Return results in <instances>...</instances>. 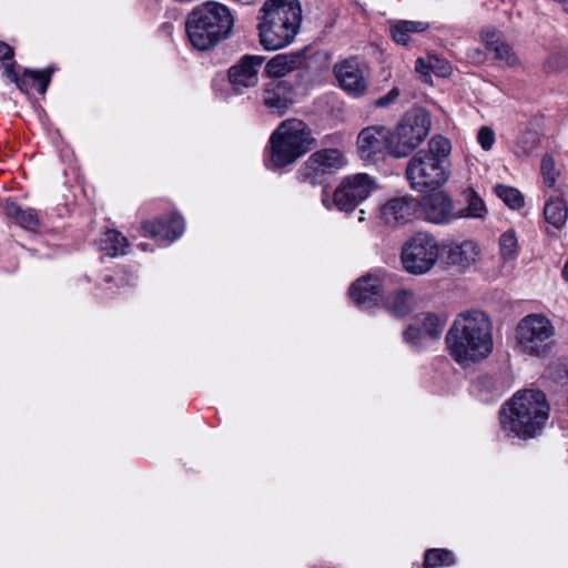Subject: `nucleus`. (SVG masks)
Masks as SVG:
<instances>
[{
  "instance_id": "obj_33",
  "label": "nucleus",
  "mask_w": 568,
  "mask_h": 568,
  "mask_svg": "<svg viewBox=\"0 0 568 568\" xmlns=\"http://www.w3.org/2000/svg\"><path fill=\"white\" fill-rule=\"evenodd\" d=\"M494 192L511 210H520L525 205L523 193L514 186L497 184Z\"/></svg>"
},
{
  "instance_id": "obj_31",
  "label": "nucleus",
  "mask_w": 568,
  "mask_h": 568,
  "mask_svg": "<svg viewBox=\"0 0 568 568\" xmlns=\"http://www.w3.org/2000/svg\"><path fill=\"white\" fill-rule=\"evenodd\" d=\"M499 255L504 262L514 261L519 254V242L515 230H507L498 240Z\"/></svg>"
},
{
  "instance_id": "obj_16",
  "label": "nucleus",
  "mask_w": 568,
  "mask_h": 568,
  "mask_svg": "<svg viewBox=\"0 0 568 568\" xmlns=\"http://www.w3.org/2000/svg\"><path fill=\"white\" fill-rule=\"evenodd\" d=\"M382 276L368 273L351 285L349 297L358 307L368 310L382 301Z\"/></svg>"
},
{
  "instance_id": "obj_7",
  "label": "nucleus",
  "mask_w": 568,
  "mask_h": 568,
  "mask_svg": "<svg viewBox=\"0 0 568 568\" xmlns=\"http://www.w3.org/2000/svg\"><path fill=\"white\" fill-rule=\"evenodd\" d=\"M293 71H297V90L308 94L315 88L320 74V49L310 44L296 51L278 53L264 68L266 77L277 81Z\"/></svg>"
},
{
  "instance_id": "obj_30",
  "label": "nucleus",
  "mask_w": 568,
  "mask_h": 568,
  "mask_svg": "<svg viewBox=\"0 0 568 568\" xmlns=\"http://www.w3.org/2000/svg\"><path fill=\"white\" fill-rule=\"evenodd\" d=\"M416 324L419 325L430 339H438L446 325V317L433 313L417 315Z\"/></svg>"
},
{
  "instance_id": "obj_35",
  "label": "nucleus",
  "mask_w": 568,
  "mask_h": 568,
  "mask_svg": "<svg viewBox=\"0 0 568 568\" xmlns=\"http://www.w3.org/2000/svg\"><path fill=\"white\" fill-rule=\"evenodd\" d=\"M404 339L406 343L415 347H423L426 345L427 339H430L424 332V329L416 324V321L407 327L404 332Z\"/></svg>"
},
{
  "instance_id": "obj_29",
  "label": "nucleus",
  "mask_w": 568,
  "mask_h": 568,
  "mask_svg": "<svg viewBox=\"0 0 568 568\" xmlns=\"http://www.w3.org/2000/svg\"><path fill=\"white\" fill-rule=\"evenodd\" d=\"M320 178V152H314L311 156L300 166L297 171V180L300 183L317 186Z\"/></svg>"
},
{
  "instance_id": "obj_34",
  "label": "nucleus",
  "mask_w": 568,
  "mask_h": 568,
  "mask_svg": "<svg viewBox=\"0 0 568 568\" xmlns=\"http://www.w3.org/2000/svg\"><path fill=\"white\" fill-rule=\"evenodd\" d=\"M455 564V556L446 549H430L425 554L424 567L438 568Z\"/></svg>"
},
{
  "instance_id": "obj_36",
  "label": "nucleus",
  "mask_w": 568,
  "mask_h": 568,
  "mask_svg": "<svg viewBox=\"0 0 568 568\" xmlns=\"http://www.w3.org/2000/svg\"><path fill=\"white\" fill-rule=\"evenodd\" d=\"M544 183L548 187H554L559 175V171L556 170L555 160L550 154H545L540 165Z\"/></svg>"
},
{
  "instance_id": "obj_41",
  "label": "nucleus",
  "mask_w": 568,
  "mask_h": 568,
  "mask_svg": "<svg viewBox=\"0 0 568 568\" xmlns=\"http://www.w3.org/2000/svg\"><path fill=\"white\" fill-rule=\"evenodd\" d=\"M428 64H429V57L419 58L416 61L415 70L423 75H428L430 73V65H428Z\"/></svg>"
},
{
  "instance_id": "obj_12",
  "label": "nucleus",
  "mask_w": 568,
  "mask_h": 568,
  "mask_svg": "<svg viewBox=\"0 0 568 568\" xmlns=\"http://www.w3.org/2000/svg\"><path fill=\"white\" fill-rule=\"evenodd\" d=\"M392 129L382 124L362 129L356 140V151L364 162L375 163L385 153L390 154Z\"/></svg>"
},
{
  "instance_id": "obj_3",
  "label": "nucleus",
  "mask_w": 568,
  "mask_h": 568,
  "mask_svg": "<svg viewBox=\"0 0 568 568\" xmlns=\"http://www.w3.org/2000/svg\"><path fill=\"white\" fill-rule=\"evenodd\" d=\"M549 413L550 406L542 392L518 390L501 406L500 427L508 437L532 438L545 428Z\"/></svg>"
},
{
  "instance_id": "obj_21",
  "label": "nucleus",
  "mask_w": 568,
  "mask_h": 568,
  "mask_svg": "<svg viewBox=\"0 0 568 568\" xmlns=\"http://www.w3.org/2000/svg\"><path fill=\"white\" fill-rule=\"evenodd\" d=\"M53 69L48 68L44 70H26L22 75H18L12 65L6 68V73L17 87L24 93H29L36 85L40 94H44L51 79Z\"/></svg>"
},
{
  "instance_id": "obj_9",
  "label": "nucleus",
  "mask_w": 568,
  "mask_h": 568,
  "mask_svg": "<svg viewBox=\"0 0 568 568\" xmlns=\"http://www.w3.org/2000/svg\"><path fill=\"white\" fill-rule=\"evenodd\" d=\"M439 254L437 239L428 232L419 231L403 243L400 263L408 274L424 275L435 267Z\"/></svg>"
},
{
  "instance_id": "obj_23",
  "label": "nucleus",
  "mask_w": 568,
  "mask_h": 568,
  "mask_svg": "<svg viewBox=\"0 0 568 568\" xmlns=\"http://www.w3.org/2000/svg\"><path fill=\"white\" fill-rule=\"evenodd\" d=\"M4 212L9 219L27 231L36 232L40 227V219L33 209H23L17 203L9 201L6 203Z\"/></svg>"
},
{
  "instance_id": "obj_11",
  "label": "nucleus",
  "mask_w": 568,
  "mask_h": 568,
  "mask_svg": "<svg viewBox=\"0 0 568 568\" xmlns=\"http://www.w3.org/2000/svg\"><path fill=\"white\" fill-rule=\"evenodd\" d=\"M375 189L374 180L366 173L345 176L333 193L332 205L342 212H352Z\"/></svg>"
},
{
  "instance_id": "obj_14",
  "label": "nucleus",
  "mask_w": 568,
  "mask_h": 568,
  "mask_svg": "<svg viewBox=\"0 0 568 568\" xmlns=\"http://www.w3.org/2000/svg\"><path fill=\"white\" fill-rule=\"evenodd\" d=\"M305 95L303 90H297V83L287 80H278L271 81L264 85L262 101L271 113L281 116L298 101L300 97Z\"/></svg>"
},
{
  "instance_id": "obj_37",
  "label": "nucleus",
  "mask_w": 568,
  "mask_h": 568,
  "mask_svg": "<svg viewBox=\"0 0 568 568\" xmlns=\"http://www.w3.org/2000/svg\"><path fill=\"white\" fill-rule=\"evenodd\" d=\"M477 141L483 150L489 151L496 141L494 130L489 126H481L477 133Z\"/></svg>"
},
{
  "instance_id": "obj_24",
  "label": "nucleus",
  "mask_w": 568,
  "mask_h": 568,
  "mask_svg": "<svg viewBox=\"0 0 568 568\" xmlns=\"http://www.w3.org/2000/svg\"><path fill=\"white\" fill-rule=\"evenodd\" d=\"M336 146L322 148V174L334 173L345 168L348 163L345 151L342 146V136L336 135Z\"/></svg>"
},
{
  "instance_id": "obj_5",
  "label": "nucleus",
  "mask_w": 568,
  "mask_h": 568,
  "mask_svg": "<svg viewBox=\"0 0 568 568\" xmlns=\"http://www.w3.org/2000/svg\"><path fill=\"white\" fill-rule=\"evenodd\" d=\"M310 126L300 119L282 121L271 134L264 151V164L267 170L278 171L306 154L315 143Z\"/></svg>"
},
{
  "instance_id": "obj_28",
  "label": "nucleus",
  "mask_w": 568,
  "mask_h": 568,
  "mask_svg": "<svg viewBox=\"0 0 568 568\" xmlns=\"http://www.w3.org/2000/svg\"><path fill=\"white\" fill-rule=\"evenodd\" d=\"M413 303L414 296L408 291L390 293L385 300L387 310L397 317L407 315L413 308Z\"/></svg>"
},
{
  "instance_id": "obj_1",
  "label": "nucleus",
  "mask_w": 568,
  "mask_h": 568,
  "mask_svg": "<svg viewBox=\"0 0 568 568\" xmlns=\"http://www.w3.org/2000/svg\"><path fill=\"white\" fill-rule=\"evenodd\" d=\"M445 344L448 354L459 366L476 365L493 353V323L484 312H463L449 327Z\"/></svg>"
},
{
  "instance_id": "obj_18",
  "label": "nucleus",
  "mask_w": 568,
  "mask_h": 568,
  "mask_svg": "<svg viewBox=\"0 0 568 568\" xmlns=\"http://www.w3.org/2000/svg\"><path fill=\"white\" fill-rule=\"evenodd\" d=\"M425 220L433 224H447L462 215L455 212L453 200L443 191L432 193L424 199Z\"/></svg>"
},
{
  "instance_id": "obj_17",
  "label": "nucleus",
  "mask_w": 568,
  "mask_h": 568,
  "mask_svg": "<svg viewBox=\"0 0 568 568\" xmlns=\"http://www.w3.org/2000/svg\"><path fill=\"white\" fill-rule=\"evenodd\" d=\"M264 61L261 55H245L229 70V80L237 93L258 83V71Z\"/></svg>"
},
{
  "instance_id": "obj_43",
  "label": "nucleus",
  "mask_w": 568,
  "mask_h": 568,
  "mask_svg": "<svg viewBox=\"0 0 568 568\" xmlns=\"http://www.w3.org/2000/svg\"><path fill=\"white\" fill-rule=\"evenodd\" d=\"M469 57L477 62H480L484 60V53L479 49H473L469 53Z\"/></svg>"
},
{
  "instance_id": "obj_4",
  "label": "nucleus",
  "mask_w": 568,
  "mask_h": 568,
  "mask_svg": "<svg viewBox=\"0 0 568 568\" xmlns=\"http://www.w3.org/2000/svg\"><path fill=\"white\" fill-rule=\"evenodd\" d=\"M452 145L443 135L433 136L426 149L416 152L408 161L405 170L409 185L416 192L435 191L449 180L447 159Z\"/></svg>"
},
{
  "instance_id": "obj_25",
  "label": "nucleus",
  "mask_w": 568,
  "mask_h": 568,
  "mask_svg": "<svg viewBox=\"0 0 568 568\" xmlns=\"http://www.w3.org/2000/svg\"><path fill=\"white\" fill-rule=\"evenodd\" d=\"M428 29V22L402 20L392 26L390 32L396 43L406 45L414 39L415 34L423 33Z\"/></svg>"
},
{
  "instance_id": "obj_42",
  "label": "nucleus",
  "mask_w": 568,
  "mask_h": 568,
  "mask_svg": "<svg viewBox=\"0 0 568 568\" xmlns=\"http://www.w3.org/2000/svg\"><path fill=\"white\" fill-rule=\"evenodd\" d=\"M13 58V50L7 43L0 41V60H10Z\"/></svg>"
},
{
  "instance_id": "obj_13",
  "label": "nucleus",
  "mask_w": 568,
  "mask_h": 568,
  "mask_svg": "<svg viewBox=\"0 0 568 568\" xmlns=\"http://www.w3.org/2000/svg\"><path fill=\"white\" fill-rule=\"evenodd\" d=\"M339 88L353 98L366 94L369 84L368 67L356 58L345 59L334 65Z\"/></svg>"
},
{
  "instance_id": "obj_26",
  "label": "nucleus",
  "mask_w": 568,
  "mask_h": 568,
  "mask_svg": "<svg viewBox=\"0 0 568 568\" xmlns=\"http://www.w3.org/2000/svg\"><path fill=\"white\" fill-rule=\"evenodd\" d=\"M99 248L109 256L126 254L129 242L125 236L115 230H106L98 242Z\"/></svg>"
},
{
  "instance_id": "obj_8",
  "label": "nucleus",
  "mask_w": 568,
  "mask_h": 568,
  "mask_svg": "<svg viewBox=\"0 0 568 568\" xmlns=\"http://www.w3.org/2000/svg\"><path fill=\"white\" fill-rule=\"evenodd\" d=\"M432 126L430 114L422 108H412L392 130L390 155L408 156L428 136Z\"/></svg>"
},
{
  "instance_id": "obj_20",
  "label": "nucleus",
  "mask_w": 568,
  "mask_h": 568,
  "mask_svg": "<svg viewBox=\"0 0 568 568\" xmlns=\"http://www.w3.org/2000/svg\"><path fill=\"white\" fill-rule=\"evenodd\" d=\"M417 206L412 196L393 197L381 207V217L388 225L405 224L414 217Z\"/></svg>"
},
{
  "instance_id": "obj_45",
  "label": "nucleus",
  "mask_w": 568,
  "mask_h": 568,
  "mask_svg": "<svg viewBox=\"0 0 568 568\" xmlns=\"http://www.w3.org/2000/svg\"><path fill=\"white\" fill-rule=\"evenodd\" d=\"M142 250H146V246L144 244L140 245Z\"/></svg>"
},
{
  "instance_id": "obj_19",
  "label": "nucleus",
  "mask_w": 568,
  "mask_h": 568,
  "mask_svg": "<svg viewBox=\"0 0 568 568\" xmlns=\"http://www.w3.org/2000/svg\"><path fill=\"white\" fill-rule=\"evenodd\" d=\"M142 229L145 235L156 241L172 243L184 233V220L178 213H172L168 219H159L153 222H144Z\"/></svg>"
},
{
  "instance_id": "obj_2",
  "label": "nucleus",
  "mask_w": 568,
  "mask_h": 568,
  "mask_svg": "<svg viewBox=\"0 0 568 568\" xmlns=\"http://www.w3.org/2000/svg\"><path fill=\"white\" fill-rule=\"evenodd\" d=\"M302 22L300 0H265L256 14L258 42L267 51L285 49L295 42Z\"/></svg>"
},
{
  "instance_id": "obj_39",
  "label": "nucleus",
  "mask_w": 568,
  "mask_h": 568,
  "mask_svg": "<svg viewBox=\"0 0 568 568\" xmlns=\"http://www.w3.org/2000/svg\"><path fill=\"white\" fill-rule=\"evenodd\" d=\"M549 71H559L568 65V55L566 53H555L547 60Z\"/></svg>"
},
{
  "instance_id": "obj_32",
  "label": "nucleus",
  "mask_w": 568,
  "mask_h": 568,
  "mask_svg": "<svg viewBox=\"0 0 568 568\" xmlns=\"http://www.w3.org/2000/svg\"><path fill=\"white\" fill-rule=\"evenodd\" d=\"M466 200V207L464 216L469 219L485 220L488 210L483 199L477 194L474 189H467L464 193Z\"/></svg>"
},
{
  "instance_id": "obj_44",
  "label": "nucleus",
  "mask_w": 568,
  "mask_h": 568,
  "mask_svg": "<svg viewBox=\"0 0 568 568\" xmlns=\"http://www.w3.org/2000/svg\"><path fill=\"white\" fill-rule=\"evenodd\" d=\"M562 276L568 282V258H567V262L565 263V266L562 270Z\"/></svg>"
},
{
  "instance_id": "obj_38",
  "label": "nucleus",
  "mask_w": 568,
  "mask_h": 568,
  "mask_svg": "<svg viewBox=\"0 0 568 568\" xmlns=\"http://www.w3.org/2000/svg\"><path fill=\"white\" fill-rule=\"evenodd\" d=\"M430 65V72L439 75V77H446L450 73V65L446 60L439 59L435 55H429V64Z\"/></svg>"
},
{
  "instance_id": "obj_6",
  "label": "nucleus",
  "mask_w": 568,
  "mask_h": 568,
  "mask_svg": "<svg viewBox=\"0 0 568 568\" xmlns=\"http://www.w3.org/2000/svg\"><path fill=\"white\" fill-rule=\"evenodd\" d=\"M233 23V16L226 6L206 1L187 16L186 33L194 48L206 51L230 36Z\"/></svg>"
},
{
  "instance_id": "obj_10",
  "label": "nucleus",
  "mask_w": 568,
  "mask_h": 568,
  "mask_svg": "<svg viewBox=\"0 0 568 568\" xmlns=\"http://www.w3.org/2000/svg\"><path fill=\"white\" fill-rule=\"evenodd\" d=\"M554 335V325L541 314L525 316L516 327L517 345L523 353L530 356L547 355L552 347Z\"/></svg>"
},
{
  "instance_id": "obj_27",
  "label": "nucleus",
  "mask_w": 568,
  "mask_h": 568,
  "mask_svg": "<svg viewBox=\"0 0 568 568\" xmlns=\"http://www.w3.org/2000/svg\"><path fill=\"white\" fill-rule=\"evenodd\" d=\"M544 214L547 223L559 230L568 219L567 203L560 197H551L545 204Z\"/></svg>"
},
{
  "instance_id": "obj_40",
  "label": "nucleus",
  "mask_w": 568,
  "mask_h": 568,
  "mask_svg": "<svg viewBox=\"0 0 568 568\" xmlns=\"http://www.w3.org/2000/svg\"><path fill=\"white\" fill-rule=\"evenodd\" d=\"M399 97V89L393 88L386 95L375 100L374 105L377 108H386Z\"/></svg>"
},
{
  "instance_id": "obj_22",
  "label": "nucleus",
  "mask_w": 568,
  "mask_h": 568,
  "mask_svg": "<svg viewBox=\"0 0 568 568\" xmlns=\"http://www.w3.org/2000/svg\"><path fill=\"white\" fill-rule=\"evenodd\" d=\"M481 41L487 49L495 52V58L508 67H515L519 60L513 48L503 39L501 33L494 28L481 31Z\"/></svg>"
},
{
  "instance_id": "obj_15",
  "label": "nucleus",
  "mask_w": 568,
  "mask_h": 568,
  "mask_svg": "<svg viewBox=\"0 0 568 568\" xmlns=\"http://www.w3.org/2000/svg\"><path fill=\"white\" fill-rule=\"evenodd\" d=\"M443 252L446 264L463 272L477 264L483 256L479 243L473 239L450 242Z\"/></svg>"
}]
</instances>
